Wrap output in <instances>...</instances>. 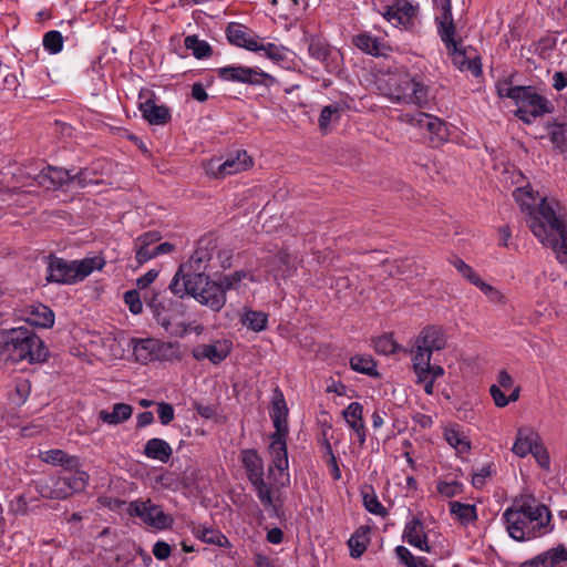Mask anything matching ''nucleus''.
<instances>
[{"mask_svg": "<svg viewBox=\"0 0 567 567\" xmlns=\"http://www.w3.org/2000/svg\"><path fill=\"white\" fill-rule=\"evenodd\" d=\"M133 413V408L126 403H115L112 411L101 410L99 419L110 425H117L127 421Z\"/></svg>", "mask_w": 567, "mask_h": 567, "instance_id": "obj_37", "label": "nucleus"}, {"mask_svg": "<svg viewBox=\"0 0 567 567\" xmlns=\"http://www.w3.org/2000/svg\"><path fill=\"white\" fill-rule=\"evenodd\" d=\"M501 97H508L517 105L515 115L526 124L533 123L537 117L554 112V104L544 95L537 93L534 86L517 85L507 87L506 93H501Z\"/></svg>", "mask_w": 567, "mask_h": 567, "instance_id": "obj_8", "label": "nucleus"}, {"mask_svg": "<svg viewBox=\"0 0 567 567\" xmlns=\"http://www.w3.org/2000/svg\"><path fill=\"white\" fill-rule=\"evenodd\" d=\"M543 244L545 246L553 248L559 262L567 265V230L566 229H564L563 234L549 236L548 239H546V241Z\"/></svg>", "mask_w": 567, "mask_h": 567, "instance_id": "obj_46", "label": "nucleus"}, {"mask_svg": "<svg viewBox=\"0 0 567 567\" xmlns=\"http://www.w3.org/2000/svg\"><path fill=\"white\" fill-rule=\"evenodd\" d=\"M0 354L12 362H44L49 350L29 326L0 330Z\"/></svg>", "mask_w": 567, "mask_h": 567, "instance_id": "obj_3", "label": "nucleus"}, {"mask_svg": "<svg viewBox=\"0 0 567 567\" xmlns=\"http://www.w3.org/2000/svg\"><path fill=\"white\" fill-rule=\"evenodd\" d=\"M231 45L254 52L260 38L255 31L239 22H229L225 30Z\"/></svg>", "mask_w": 567, "mask_h": 567, "instance_id": "obj_19", "label": "nucleus"}, {"mask_svg": "<svg viewBox=\"0 0 567 567\" xmlns=\"http://www.w3.org/2000/svg\"><path fill=\"white\" fill-rule=\"evenodd\" d=\"M353 43L358 49L372 56L385 55L386 47L377 37H372L368 32L355 35Z\"/></svg>", "mask_w": 567, "mask_h": 567, "instance_id": "obj_35", "label": "nucleus"}, {"mask_svg": "<svg viewBox=\"0 0 567 567\" xmlns=\"http://www.w3.org/2000/svg\"><path fill=\"white\" fill-rule=\"evenodd\" d=\"M27 322L34 327L50 328L54 323V313L48 306L39 303L31 307Z\"/></svg>", "mask_w": 567, "mask_h": 567, "instance_id": "obj_38", "label": "nucleus"}, {"mask_svg": "<svg viewBox=\"0 0 567 567\" xmlns=\"http://www.w3.org/2000/svg\"><path fill=\"white\" fill-rule=\"evenodd\" d=\"M42 44L50 54H58L63 50V37L58 30H50L43 35Z\"/></svg>", "mask_w": 567, "mask_h": 567, "instance_id": "obj_52", "label": "nucleus"}, {"mask_svg": "<svg viewBox=\"0 0 567 567\" xmlns=\"http://www.w3.org/2000/svg\"><path fill=\"white\" fill-rule=\"evenodd\" d=\"M45 259V281L59 285H74L84 280L94 270H101L105 265V260L100 256L69 261L50 254Z\"/></svg>", "mask_w": 567, "mask_h": 567, "instance_id": "obj_6", "label": "nucleus"}, {"mask_svg": "<svg viewBox=\"0 0 567 567\" xmlns=\"http://www.w3.org/2000/svg\"><path fill=\"white\" fill-rule=\"evenodd\" d=\"M157 414L163 425H168L175 416L174 408L172 404L161 402L157 404Z\"/></svg>", "mask_w": 567, "mask_h": 567, "instance_id": "obj_64", "label": "nucleus"}, {"mask_svg": "<svg viewBox=\"0 0 567 567\" xmlns=\"http://www.w3.org/2000/svg\"><path fill=\"white\" fill-rule=\"evenodd\" d=\"M342 417L347 425L357 435L360 446H363L367 440V426L363 420V405L360 402H351L342 411Z\"/></svg>", "mask_w": 567, "mask_h": 567, "instance_id": "obj_25", "label": "nucleus"}, {"mask_svg": "<svg viewBox=\"0 0 567 567\" xmlns=\"http://www.w3.org/2000/svg\"><path fill=\"white\" fill-rule=\"evenodd\" d=\"M219 80L233 83H243L254 86H272L277 80L259 68H250L241 64H229L215 70Z\"/></svg>", "mask_w": 567, "mask_h": 567, "instance_id": "obj_12", "label": "nucleus"}, {"mask_svg": "<svg viewBox=\"0 0 567 567\" xmlns=\"http://www.w3.org/2000/svg\"><path fill=\"white\" fill-rule=\"evenodd\" d=\"M446 336L441 327L427 326L415 338L412 349V368L419 381L436 380L444 375L445 370L439 364H431L432 353L446 346Z\"/></svg>", "mask_w": 567, "mask_h": 567, "instance_id": "obj_4", "label": "nucleus"}, {"mask_svg": "<svg viewBox=\"0 0 567 567\" xmlns=\"http://www.w3.org/2000/svg\"><path fill=\"white\" fill-rule=\"evenodd\" d=\"M433 1L441 11L440 16L435 18L437 33L446 49L453 54V64L463 72L470 58L464 50L457 47L455 41L456 29L452 13V0Z\"/></svg>", "mask_w": 567, "mask_h": 567, "instance_id": "obj_10", "label": "nucleus"}, {"mask_svg": "<svg viewBox=\"0 0 567 567\" xmlns=\"http://www.w3.org/2000/svg\"><path fill=\"white\" fill-rule=\"evenodd\" d=\"M246 277H247L246 271H244V270L235 271L233 274L224 276L220 279L219 285L221 286L223 290L226 293L228 290L237 289L240 281Z\"/></svg>", "mask_w": 567, "mask_h": 567, "instance_id": "obj_60", "label": "nucleus"}, {"mask_svg": "<svg viewBox=\"0 0 567 567\" xmlns=\"http://www.w3.org/2000/svg\"><path fill=\"white\" fill-rule=\"evenodd\" d=\"M254 52L287 70L293 64L292 52L288 48L282 44L268 42L264 38H260Z\"/></svg>", "mask_w": 567, "mask_h": 567, "instance_id": "obj_18", "label": "nucleus"}, {"mask_svg": "<svg viewBox=\"0 0 567 567\" xmlns=\"http://www.w3.org/2000/svg\"><path fill=\"white\" fill-rule=\"evenodd\" d=\"M352 280L349 276L339 275L331 279L330 287L336 290L339 296H347L352 290Z\"/></svg>", "mask_w": 567, "mask_h": 567, "instance_id": "obj_59", "label": "nucleus"}, {"mask_svg": "<svg viewBox=\"0 0 567 567\" xmlns=\"http://www.w3.org/2000/svg\"><path fill=\"white\" fill-rule=\"evenodd\" d=\"M350 368L359 373L378 377L377 362L371 355L368 354H355L350 359Z\"/></svg>", "mask_w": 567, "mask_h": 567, "instance_id": "obj_42", "label": "nucleus"}, {"mask_svg": "<svg viewBox=\"0 0 567 567\" xmlns=\"http://www.w3.org/2000/svg\"><path fill=\"white\" fill-rule=\"evenodd\" d=\"M100 183V179L95 175V173L90 168H83L79 171L76 174H72L71 184H76L79 187L83 188L89 185H96Z\"/></svg>", "mask_w": 567, "mask_h": 567, "instance_id": "obj_56", "label": "nucleus"}, {"mask_svg": "<svg viewBox=\"0 0 567 567\" xmlns=\"http://www.w3.org/2000/svg\"><path fill=\"white\" fill-rule=\"evenodd\" d=\"M363 505L368 512L373 515L385 517L388 515L386 508L379 501L372 486H369V492H362Z\"/></svg>", "mask_w": 567, "mask_h": 567, "instance_id": "obj_48", "label": "nucleus"}, {"mask_svg": "<svg viewBox=\"0 0 567 567\" xmlns=\"http://www.w3.org/2000/svg\"><path fill=\"white\" fill-rule=\"evenodd\" d=\"M240 461L249 482L264 477V461L256 450H243Z\"/></svg>", "mask_w": 567, "mask_h": 567, "instance_id": "obj_30", "label": "nucleus"}, {"mask_svg": "<svg viewBox=\"0 0 567 567\" xmlns=\"http://www.w3.org/2000/svg\"><path fill=\"white\" fill-rule=\"evenodd\" d=\"M288 434H278L272 433L270 435V444H269V453L271 455V465L269 466V472H272V468H276L280 472V475L284 472L288 471L289 461H288V449H287V439Z\"/></svg>", "mask_w": 567, "mask_h": 567, "instance_id": "obj_23", "label": "nucleus"}, {"mask_svg": "<svg viewBox=\"0 0 567 567\" xmlns=\"http://www.w3.org/2000/svg\"><path fill=\"white\" fill-rule=\"evenodd\" d=\"M416 13L415 7L409 0H395L393 4L385 6L383 17L398 24H405Z\"/></svg>", "mask_w": 567, "mask_h": 567, "instance_id": "obj_26", "label": "nucleus"}, {"mask_svg": "<svg viewBox=\"0 0 567 567\" xmlns=\"http://www.w3.org/2000/svg\"><path fill=\"white\" fill-rule=\"evenodd\" d=\"M41 458L47 464L63 467V471L74 470L81 465L78 456L71 455L60 449H52L43 452Z\"/></svg>", "mask_w": 567, "mask_h": 567, "instance_id": "obj_33", "label": "nucleus"}, {"mask_svg": "<svg viewBox=\"0 0 567 567\" xmlns=\"http://www.w3.org/2000/svg\"><path fill=\"white\" fill-rule=\"evenodd\" d=\"M126 512L131 517L140 518L147 527L156 530L168 529L174 523L173 517L151 499L132 501Z\"/></svg>", "mask_w": 567, "mask_h": 567, "instance_id": "obj_13", "label": "nucleus"}, {"mask_svg": "<svg viewBox=\"0 0 567 567\" xmlns=\"http://www.w3.org/2000/svg\"><path fill=\"white\" fill-rule=\"evenodd\" d=\"M395 557L405 567H432L429 559L423 556H414L406 547L399 545L394 548Z\"/></svg>", "mask_w": 567, "mask_h": 567, "instance_id": "obj_45", "label": "nucleus"}, {"mask_svg": "<svg viewBox=\"0 0 567 567\" xmlns=\"http://www.w3.org/2000/svg\"><path fill=\"white\" fill-rule=\"evenodd\" d=\"M192 534L205 544L216 545L221 548L230 547L229 539L218 529L202 524L189 525Z\"/></svg>", "mask_w": 567, "mask_h": 567, "instance_id": "obj_29", "label": "nucleus"}, {"mask_svg": "<svg viewBox=\"0 0 567 567\" xmlns=\"http://www.w3.org/2000/svg\"><path fill=\"white\" fill-rule=\"evenodd\" d=\"M227 347H221L220 342L212 344H199L193 349V357L197 361L209 360L213 364H218L228 355Z\"/></svg>", "mask_w": 567, "mask_h": 567, "instance_id": "obj_32", "label": "nucleus"}, {"mask_svg": "<svg viewBox=\"0 0 567 567\" xmlns=\"http://www.w3.org/2000/svg\"><path fill=\"white\" fill-rule=\"evenodd\" d=\"M305 42L308 44L309 55L319 61L330 74H336L340 69V55L334 52L328 41L313 34H305Z\"/></svg>", "mask_w": 567, "mask_h": 567, "instance_id": "obj_17", "label": "nucleus"}, {"mask_svg": "<svg viewBox=\"0 0 567 567\" xmlns=\"http://www.w3.org/2000/svg\"><path fill=\"white\" fill-rule=\"evenodd\" d=\"M493 473V464L483 465L473 471L472 474V485L475 488H483L486 484L488 477L492 476Z\"/></svg>", "mask_w": 567, "mask_h": 567, "instance_id": "obj_57", "label": "nucleus"}, {"mask_svg": "<svg viewBox=\"0 0 567 567\" xmlns=\"http://www.w3.org/2000/svg\"><path fill=\"white\" fill-rule=\"evenodd\" d=\"M540 435L532 427L523 426L517 430L512 451L519 457L527 456L539 442Z\"/></svg>", "mask_w": 567, "mask_h": 567, "instance_id": "obj_27", "label": "nucleus"}, {"mask_svg": "<svg viewBox=\"0 0 567 567\" xmlns=\"http://www.w3.org/2000/svg\"><path fill=\"white\" fill-rule=\"evenodd\" d=\"M529 454H532L535 457L537 464L542 468H544V470L549 468L550 456H549V453H548L547 449L545 447L542 439L535 445V447L533 449V451Z\"/></svg>", "mask_w": 567, "mask_h": 567, "instance_id": "obj_63", "label": "nucleus"}, {"mask_svg": "<svg viewBox=\"0 0 567 567\" xmlns=\"http://www.w3.org/2000/svg\"><path fill=\"white\" fill-rule=\"evenodd\" d=\"M567 561V547L559 544L520 563L518 567H559Z\"/></svg>", "mask_w": 567, "mask_h": 567, "instance_id": "obj_21", "label": "nucleus"}, {"mask_svg": "<svg viewBox=\"0 0 567 567\" xmlns=\"http://www.w3.org/2000/svg\"><path fill=\"white\" fill-rule=\"evenodd\" d=\"M144 300L155 321L161 324L166 332H169L172 322L183 315V305L176 299L155 293L150 298L145 296Z\"/></svg>", "mask_w": 567, "mask_h": 567, "instance_id": "obj_14", "label": "nucleus"}, {"mask_svg": "<svg viewBox=\"0 0 567 567\" xmlns=\"http://www.w3.org/2000/svg\"><path fill=\"white\" fill-rule=\"evenodd\" d=\"M217 248V240L212 235L203 236L196 245V249L187 262L182 264L178 269H183V277L193 274H205L214 251Z\"/></svg>", "mask_w": 567, "mask_h": 567, "instance_id": "obj_16", "label": "nucleus"}, {"mask_svg": "<svg viewBox=\"0 0 567 567\" xmlns=\"http://www.w3.org/2000/svg\"><path fill=\"white\" fill-rule=\"evenodd\" d=\"M511 538L523 543L542 537L553 530L551 513L533 495L516 497L502 515Z\"/></svg>", "mask_w": 567, "mask_h": 567, "instance_id": "obj_1", "label": "nucleus"}, {"mask_svg": "<svg viewBox=\"0 0 567 567\" xmlns=\"http://www.w3.org/2000/svg\"><path fill=\"white\" fill-rule=\"evenodd\" d=\"M374 350L384 355L394 354L400 351V346L394 341L392 333H384L373 339Z\"/></svg>", "mask_w": 567, "mask_h": 567, "instance_id": "obj_49", "label": "nucleus"}, {"mask_svg": "<svg viewBox=\"0 0 567 567\" xmlns=\"http://www.w3.org/2000/svg\"><path fill=\"white\" fill-rule=\"evenodd\" d=\"M400 122L417 128L431 147H439L449 138L446 123L440 117L426 112L402 113Z\"/></svg>", "mask_w": 567, "mask_h": 567, "instance_id": "obj_11", "label": "nucleus"}, {"mask_svg": "<svg viewBox=\"0 0 567 567\" xmlns=\"http://www.w3.org/2000/svg\"><path fill=\"white\" fill-rule=\"evenodd\" d=\"M168 289L179 299L192 297L214 312H219L226 303V295L219 282L206 274H193L183 277V269H177Z\"/></svg>", "mask_w": 567, "mask_h": 567, "instance_id": "obj_2", "label": "nucleus"}, {"mask_svg": "<svg viewBox=\"0 0 567 567\" xmlns=\"http://www.w3.org/2000/svg\"><path fill=\"white\" fill-rule=\"evenodd\" d=\"M89 480V473L79 465L74 470H64L59 474L38 478L33 481V485L42 498L64 501L83 492Z\"/></svg>", "mask_w": 567, "mask_h": 567, "instance_id": "obj_7", "label": "nucleus"}, {"mask_svg": "<svg viewBox=\"0 0 567 567\" xmlns=\"http://www.w3.org/2000/svg\"><path fill=\"white\" fill-rule=\"evenodd\" d=\"M551 143L561 152L567 150V124H554L549 131Z\"/></svg>", "mask_w": 567, "mask_h": 567, "instance_id": "obj_55", "label": "nucleus"}, {"mask_svg": "<svg viewBox=\"0 0 567 567\" xmlns=\"http://www.w3.org/2000/svg\"><path fill=\"white\" fill-rule=\"evenodd\" d=\"M158 341L155 339H141L133 348V354L137 362L147 364L158 358Z\"/></svg>", "mask_w": 567, "mask_h": 567, "instance_id": "obj_36", "label": "nucleus"}, {"mask_svg": "<svg viewBox=\"0 0 567 567\" xmlns=\"http://www.w3.org/2000/svg\"><path fill=\"white\" fill-rule=\"evenodd\" d=\"M402 539L403 542L422 551L431 553L429 538L425 533V526L421 518L417 516H413L410 520L406 522L403 529Z\"/></svg>", "mask_w": 567, "mask_h": 567, "instance_id": "obj_22", "label": "nucleus"}, {"mask_svg": "<svg viewBox=\"0 0 567 567\" xmlns=\"http://www.w3.org/2000/svg\"><path fill=\"white\" fill-rule=\"evenodd\" d=\"M450 513L455 516V518L462 525H468L477 520V512L476 506L472 504H465L457 501H451L449 503Z\"/></svg>", "mask_w": 567, "mask_h": 567, "instance_id": "obj_40", "label": "nucleus"}, {"mask_svg": "<svg viewBox=\"0 0 567 567\" xmlns=\"http://www.w3.org/2000/svg\"><path fill=\"white\" fill-rule=\"evenodd\" d=\"M33 179L38 186L44 189H58L71 184L72 174L68 169L47 166Z\"/></svg>", "mask_w": 567, "mask_h": 567, "instance_id": "obj_20", "label": "nucleus"}, {"mask_svg": "<svg viewBox=\"0 0 567 567\" xmlns=\"http://www.w3.org/2000/svg\"><path fill=\"white\" fill-rule=\"evenodd\" d=\"M138 110L141 111L143 118L151 125L163 126L172 120L171 109L164 104H156L154 96L140 102Z\"/></svg>", "mask_w": 567, "mask_h": 567, "instance_id": "obj_24", "label": "nucleus"}, {"mask_svg": "<svg viewBox=\"0 0 567 567\" xmlns=\"http://www.w3.org/2000/svg\"><path fill=\"white\" fill-rule=\"evenodd\" d=\"M371 528L368 525H362L354 530L348 540L350 549V557L353 559L360 558L370 544Z\"/></svg>", "mask_w": 567, "mask_h": 567, "instance_id": "obj_34", "label": "nucleus"}, {"mask_svg": "<svg viewBox=\"0 0 567 567\" xmlns=\"http://www.w3.org/2000/svg\"><path fill=\"white\" fill-rule=\"evenodd\" d=\"M243 326L255 332L264 331L268 324V315L264 311L245 310L240 317Z\"/></svg>", "mask_w": 567, "mask_h": 567, "instance_id": "obj_41", "label": "nucleus"}, {"mask_svg": "<svg viewBox=\"0 0 567 567\" xmlns=\"http://www.w3.org/2000/svg\"><path fill=\"white\" fill-rule=\"evenodd\" d=\"M558 206L555 200L540 198L537 207L530 210L526 219L529 229L540 243H545L549 236L563 234L566 229L564 220L558 215Z\"/></svg>", "mask_w": 567, "mask_h": 567, "instance_id": "obj_9", "label": "nucleus"}, {"mask_svg": "<svg viewBox=\"0 0 567 567\" xmlns=\"http://www.w3.org/2000/svg\"><path fill=\"white\" fill-rule=\"evenodd\" d=\"M519 386L514 388V390L508 396L505 395V393L499 389L498 385L489 386V394L494 401V404L497 408H505L506 405H508L509 402H516L519 399Z\"/></svg>", "mask_w": 567, "mask_h": 567, "instance_id": "obj_50", "label": "nucleus"}, {"mask_svg": "<svg viewBox=\"0 0 567 567\" xmlns=\"http://www.w3.org/2000/svg\"><path fill=\"white\" fill-rule=\"evenodd\" d=\"M31 392V384L27 379H18L14 382V386L9 391V401L12 405H22Z\"/></svg>", "mask_w": 567, "mask_h": 567, "instance_id": "obj_47", "label": "nucleus"}, {"mask_svg": "<svg viewBox=\"0 0 567 567\" xmlns=\"http://www.w3.org/2000/svg\"><path fill=\"white\" fill-rule=\"evenodd\" d=\"M391 102L426 109L433 99L430 81L421 74L399 73L389 80Z\"/></svg>", "mask_w": 567, "mask_h": 567, "instance_id": "obj_5", "label": "nucleus"}, {"mask_svg": "<svg viewBox=\"0 0 567 567\" xmlns=\"http://www.w3.org/2000/svg\"><path fill=\"white\" fill-rule=\"evenodd\" d=\"M124 302L133 315H140L143 310V302L137 290H127L124 296Z\"/></svg>", "mask_w": 567, "mask_h": 567, "instance_id": "obj_62", "label": "nucleus"}, {"mask_svg": "<svg viewBox=\"0 0 567 567\" xmlns=\"http://www.w3.org/2000/svg\"><path fill=\"white\" fill-rule=\"evenodd\" d=\"M437 492L447 498L460 495L463 492V484L458 481L453 482H439L436 485Z\"/></svg>", "mask_w": 567, "mask_h": 567, "instance_id": "obj_58", "label": "nucleus"}, {"mask_svg": "<svg viewBox=\"0 0 567 567\" xmlns=\"http://www.w3.org/2000/svg\"><path fill=\"white\" fill-rule=\"evenodd\" d=\"M343 110L344 106L339 103L326 105L319 116L320 130H327L331 122L339 121Z\"/></svg>", "mask_w": 567, "mask_h": 567, "instance_id": "obj_51", "label": "nucleus"}, {"mask_svg": "<svg viewBox=\"0 0 567 567\" xmlns=\"http://www.w3.org/2000/svg\"><path fill=\"white\" fill-rule=\"evenodd\" d=\"M451 264L455 267L457 272L475 287L482 280L481 277L474 271V269L467 265L464 260L458 257H454Z\"/></svg>", "mask_w": 567, "mask_h": 567, "instance_id": "obj_54", "label": "nucleus"}, {"mask_svg": "<svg viewBox=\"0 0 567 567\" xmlns=\"http://www.w3.org/2000/svg\"><path fill=\"white\" fill-rule=\"evenodd\" d=\"M185 48L190 50L193 55L198 59H207L213 55V49L210 44L200 40L197 35H187L184 40Z\"/></svg>", "mask_w": 567, "mask_h": 567, "instance_id": "obj_44", "label": "nucleus"}, {"mask_svg": "<svg viewBox=\"0 0 567 567\" xmlns=\"http://www.w3.org/2000/svg\"><path fill=\"white\" fill-rule=\"evenodd\" d=\"M143 454L150 460L166 464L173 455V449L164 439L153 437L145 443Z\"/></svg>", "mask_w": 567, "mask_h": 567, "instance_id": "obj_31", "label": "nucleus"}, {"mask_svg": "<svg viewBox=\"0 0 567 567\" xmlns=\"http://www.w3.org/2000/svg\"><path fill=\"white\" fill-rule=\"evenodd\" d=\"M251 166L252 159L248 153L245 150H237L230 153L223 163H219V159H210L205 165V172L208 176L218 179L244 172Z\"/></svg>", "mask_w": 567, "mask_h": 567, "instance_id": "obj_15", "label": "nucleus"}, {"mask_svg": "<svg viewBox=\"0 0 567 567\" xmlns=\"http://www.w3.org/2000/svg\"><path fill=\"white\" fill-rule=\"evenodd\" d=\"M476 288H478L491 302L504 305L506 301L505 296L498 289L483 280L478 282Z\"/></svg>", "mask_w": 567, "mask_h": 567, "instance_id": "obj_61", "label": "nucleus"}, {"mask_svg": "<svg viewBox=\"0 0 567 567\" xmlns=\"http://www.w3.org/2000/svg\"><path fill=\"white\" fill-rule=\"evenodd\" d=\"M444 439L456 453L465 454L471 450V442L467 436L461 431L460 425H452L444 431Z\"/></svg>", "mask_w": 567, "mask_h": 567, "instance_id": "obj_39", "label": "nucleus"}, {"mask_svg": "<svg viewBox=\"0 0 567 567\" xmlns=\"http://www.w3.org/2000/svg\"><path fill=\"white\" fill-rule=\"evenodd\" d=\"M513 196L519 204L522 212L526 214V217L530 215V210L535 209L539 202L537 200L534 190L529 187L516 188L513 193Z\"/></svg>", "mask_w": 567, "mask_h": 567, "instance_id": "obj_43", "label": "nucleus"}, {"mask_svg": "<svg viewBox=\"0 0 567 567\" xmlns=\"http://www.w3.org/2000/svg\"><path fill=\"white\" fill-rule=\"evenodd\" d=\"M252 485L259 502L264 507L268 508L272 505V493L269 484L265 482V478H258L250 482Z\"/></svg>", "mask_w": 567, "mask_h": 567, "instance_id": "obj_53", "label": "nucleus"}, {"mask_svg": "<svg viewBox=\"0 0 567 567\" xmlns=\"http://www.w3.org/2000/svg\"><path fill=\"white\" fill-rule=\"evenodd\" d=\"M269 414L275 427L274 433L288 434V408L282 392H276Z\"/></svg>", "mask_w": 567, "mask_h": 567, "instance_id": "obj_28", "label": "nucleus"}]
</instances>
